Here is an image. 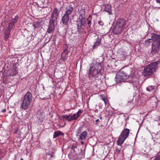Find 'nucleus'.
<instances>
[{"label": "nucleus", "instance_id": "nucleus-1", "mask_svg": "<svg viewBox=\"0 0 160 160\" xmlns=\"http://www.w3.org/2000/svg\"><path fill=\"white\" fill-rule=\"evenodd\" d=\"M103 68L101 62H96L90 67L88 71V74L90 79L94 77L99 79L100 76L102 75V71Z\"/></svg>", "mask_w": 160, "mask_h": 160}, {"label": "nucleus", "instance_id": "nucleus-2", "mask_svg": "<svg viewBox=\"0 0 160 160\" xmlns=\"http://www.w3.org/2000/svg\"><path fill=\"white\" fill-rule=\"evenodd\" d=\"M148 42H153L152 43V52L155 54L158 52L160 49V36L156 34H154L152 36V39L147 40Z\"/></svg>", "mask_w": 160, "mask_h": 160}, {"label": "nucleus", "instance_id": "nucleus-3", "mask_svg": "<svg viewBox=\"0 0 160 160\" xmlns=\"http://www.w3.org/2000/svg\"><path fill=\"white\" fill-rule=\"evenodd\" d=\"M160 64V62L157 61L152 62L145 66L143 72L145 76H151L156 72L158 67V65Z\"/></svg>", "mask_w": 160, "mask_h": 160}, {"label": "nucleus", "instance_id": "nucleus-4", "mask_svg": "<svg viewBox=\"0 0 160 160\" xmlns=\"http://www.w3.org/2000/svg\"><path fill=\"white\" fill-rule=\"evenodd\" d=\"M32 96L31 93L28 91L22 98V101L21 108L24 110L27 109L29 108L32 100Z\"/></svg>", "mask_w": 160, "mask_h": 160}, {"label": "nucleus", "instance_id": "nucleus-5", "mask_svg": "<svg viewBox=\"0 0 160 160\" xmlns=\"http://www.w3.org/2000/svg\"><path fill=\"white\" fill-rule=\"evenodd\" d=\"M81 12H82L83 13L82 14H80L79 18L80 20L78 22L77 24L79 32H81L82 30L85 27L86 23V20L85 18V12L84 10H81L79 13H80Z\"/></svg>", "mask_w": 160, "mask_h": 160}, {"label": "nucleus", "instance_id": "nucleus-6", "mask_svg": "<svg viewBox=\"0 0 160 160\" xmlns=\"http://www.w3.org/2000/svg\"><path fill=\"white\" fill-rule=\"evenodd\" d=\"M66 9L64 15L62 18V22L65 25H67L69 22V15L72 13L73 8L71 5H70L68 7H67Z\"/></svg>", "mask_w": 160, "mask_h": 160}, {"label": "nucleus", "instance_id": "nucleus-7", "mask_svg": "<svg viewBox=\"0 0 160 160\" xmlns=\"http://www.w3.org/2000/svg\"><path fill=\"white\" fill-rule=\"evenodd\" d=\"M129 78V75L123 71H119L116 76V80L118 83L124 82Z\"/></svg>", "mask_w": 160, "mask_h": 160}, {"label": "nucleus", "instance_id": "nucleus-8", "mask_svg": "<svg viewBox=\"0 0 160 160\" xmlns=\"http://www.w3.org/2000/svg\"><path fill=\"white\" fill-rule=\"evenodd\" d=\"M129 132V129L127 128L125 129L122 132L117 141L118 145L121 146L125 140L128 137Z\"/></svg>", "mask_w": 160, "mask_h": 160}, {"label": "nucleus", "instance_id": "nucleus-9", "mask_svg": "<svg viewBox=\"0 0 160 160\" xmlns=\"http://www.w3.org/2000/svg\"><path fill=\"white\" fill-rule=\"evenodd\" d=\"M78 118L76 113H74L73 115L70 114L68 115H65L61 116L60 118L62 119V118H64L65 119L68 121L69 122H70L74 120H76Z\"/></svg>", "mask_w": 160, "mask_h": 160}, {"label": "nucleus", "instance_id": "nucleus-10", "mask_svg": "<svg viewBox=\"0 0 160 160\" xmlns=\"http://www.w3.org/2000/svg\"><path fill=\"white\" fill-rule=\"evenodd\" d=\"M18 19V17L17 16H12V19L8 23V29L11 30L15 28V24L17 23Z\"/></svg>", "mask_w": 160, "mask_h": 160}, {"label": "nucleus", "instance_id": "nucleus-11", "mask_svg": "<svg viewBox=\"0 0 160 160\" xmlns=\"http://www.w3.org/2000/svg\"><path fill=\"white\" fill-rule=\"evenodd\" d=\"M59 12L60 10L58 9L55 8L52 12L50 20L56 22L59 15Z\"/></svg>", "mask_w": 160, "mask_h": 160}, {"label": "nucleus", "instance_id": "nucleus-12", "mask_svg": "<svg viewBox=\"0 0 160 160\" xmlns=\"http://www.w3.org/2000/svg\"><path fill=\"white\" fill-rule=\"evenodd\" d=\"M55 22L50 20L49 22V27L47 30V33H52L54 31L55 28Z\"/></svg>", "mask_w": 160, "mask_h": 160}, {"label": "nucleus", "instance_id": "nucleus-13", "mask_svg": "<svg viewBox=\"0 0 160 160\" xmlns=\"http://www.w3.org/2000/svg\"><path fill=\"white\" fill-rule=\"evenodd\" d=\"M126 24L125 20L123 18H120L118 19L115 25L123 29Z\"/></svg>", "mask_w": 160, "mask_h": 160}, {"label": "nucleus", "instance_id": "nucleus-14", "mask_svg": "<svg viewBox=\"0 0 160 160\" xmlns=\"http://www.w3.org/2000/svg\"><path fill=\"white\" fill-rule=\"evenodd\" d=\"M123 29L120 27L115 25L113 29L112 32L114 34L118 35L122 32Z\"/></svg>", "mask_w": 160, "mask_h": 160}, {"label": "nucleus", "instance_id": "nucleus-15", "mask_svg": "<svg viewBox=\"0 0 160 160\" xmlns=\"http://www.w3.org/2000/svg\"><path fill=\"white\" fill-rule=\"evenodd\" d=\"M112 6L109 4H107L105 5L104 11L108 13L109 15H111L112 14L111 11Z\"/></svg>", "mask_w": 160, "mask_h": 160}, {"label": "nucleus", "instance_id": "nucleus-16", "mask_svg": "<svg viewBox=\"0 0 160 160\" xmlns=\"http://www.w3.org/2000/svg\"><path fill=\"white\" fill-rule=\"evenodd\" d=\"M87 135V132L86 131H84L81 133L78 138L80 140H84L86 139Z\"/></svg>", "mask_w": 160, "mask_h": 160}, {"label": "nucleus", "instance_id": "nucleus-17", "mask_svg": "<svg viewBox=\"0 0 160 160\" xmlns=\"http://www.w3.org/2000/svg\"><path fill=\"white\" fill-rule=\"evenodd\" d=\"M11 30L8 28H7L5 30V36H4V40L7 41L10 34Z\"/></svg>", "mask_w": 160, "mask_h": 160}, {"label": "nucleus", "instance_id": "nucleus-18", "mask_svg": "<svg viewBox=\"0 0 160 160\" xmlns=\"http://www.w3.org/2000/svg\"><path fill=\"white\" fill-rule=\"evenodd\" d=\"M64 134L63 133L59 130L56 131L54 132L53 138H55L59 136L60 135L63 136Z\"/></svg>", "mask_w": 160, "mask_h": 160}, {"label": "nucleus", "instance_id": "nucleus-19", "mask_svg": "<svg viewBox=\"0 0 160 160\" xmlns=\"http://www.w3.org/2000/svg\"><path fill=\"white\" fill-rule=\"evenodd\" d=\"M10 72V75L12 76L16 75L18 73V70L16 68H13Z\"/></svg>", "mask_w": 160, "mask_h": 160}, {"label": "nucleus", "instance_id": "nucleus-20", "mask_svg": "<svg viewBox=\"0 0 160 160\" xmlns=\"http://www.w3.org/2000/svg\"><path fill=\"white\" fill-rule=\"evenodd\" d=\"M63 53H65L66 55L68 54L69 52L68 50V47L67 44H65L63 47Z\"/></svg>", "mask_w": 160, "mask_h": 160}, {"label": "nucleus", "instance_id": "nucleus-21", "mask_svg": "<svg viewBox=\"0 0 160 160\" xmlns=\"http://www.w3.org/2000/svg\"><path fill=\"white\" fill-rule=\"evenodd\" d=\"M155 86L152 85H149L146 88V90L149 92H152L155 89Z\"/></svg>", "mask_w": 160, "mask_h": 160}, {"label": "nucleus", "instance_id": "nucleus-22", "mask_svg": "<svg viewBox=\"0 0 160 160\" xmlns=\"http://www.w3.org/2000/svg\"><path fill=\"white\" fill-rule=\"evenodd\" d=\"M101 44V41L99 40L97 41L93 46V48L95 49L98 46Z\"/></svg>", "mask_w": 160, "mask_h": 160}, {"label": "nucleus", "instance_id": "nucleus-23", "mask_svg": "<svg viewBox=\"0 0 160 160\" xmlns=\"http://www.w3.org/2000/svg\"><path fill=\"white\" fill-rule=\"evenodd\" d=\"M39 23L38 22H34L33 24V26L35 28H38L39 26Z\"/></svg>", "mask_w": 160, "mask_h": 160}, {"label": "nucleus", "instance_id": "nucleus-24", "mask_svg": "<svg viewBox=\"0 0 160 160\" xmlns=\"http://www.w3.org/2000/svg\"><path fill=\"white\" fill-rule=\"evenodd\" d=\"M77 145H76V144L74 145L73 144V145L71 146V148L73 150V152H75V148H77Z\"/></svg>", "mask_w": 160, "mask_h": 160}, {"label": "nucleus", "instance_id": "nucleus-25", "mask_svg": "<svg viewBox=\"0 0 160 160\" xmlns=\"http://www.w3.org/2000/svg\"><path fill=\"white\" fill-rule=\"evenodd\" d=\"M83 112V111L82 110H79L78 112H77L76 114L77 115V116L79 118L80 116V115L81 113H82Z\"/></svg>", "mask_w": 160, "mask_h": 160}, {"label": "nucleus", "instance_id": "nucleus-26", "mask_svg": "<svg viewBox=\"0 0 160 160\" xmlns=\"http://www.w3.org/2000/svg\"><path fill=\"white\" fill-rule=\"evenodd\" d=\"M102 100L104 101V103L106 105L108 103V101L107 99L103 98Z\"/></svg>", "mask_w": 160, "mask_h": 160}, {"label": "nucleus", "instance_id": "nucleus-27", "mask_svg": "<svg viewBox=\"0 0 160 160\" xmlns=\"http://www.w3.org/2000/svg\"><path fill=\"white\" fill-rule=\"evenodd\" d=\"M82 128L81 127H79L78 129V134L80 133L82 130Z\"/></svg>", "mask_w": 160, "mask_h": 160}, {"label": "nucleus", "instance_id": "nucleus-28", "mask_svg": "<svg viewBox=\"0 0 160 160\" xmlns=\"http://www.w3.org/2000/svg\"><path fill=\"white\" fill-rule=\"evenodd\" d=\"M91 21H90V20H89L88 21V27H87V28L88 29H89V28L90 27H91Z\"/></svg>", "mask_w": 160, "mask_h": 160}, {"label": "nucleus", "instance_id": "nucleus-29", "mask_svg": "<svg viewBox=\"0 0 160 160\" xmlns=\"http://www.w3.org/2000/svg\"><path fill=\"white\" fill-rule=\"evenodd\" d=\"M18 129H17L15 130V131H14V133H17L18 132Z\"/></svg>", "mask_w": 160, "mask_h": 160}, {"label": "nucleus", "instance_id": "nucleus-30", "mask_svg": "<svg viewBox=\"0 0 160 160\" xmlns=\"http://www.w3.org/2000/svg\"><path fill=\"white\" fill-rule=\"evenodd\" d=\"M6 111V109H4L2 110V112H5Z\"/></svg>", "mask_w": 160, "mask_h": 160}, {"label": "nucleus", "instance_id": "nucleus-31", "mask_svg": "<svg viewBox=\"0 0 160 160\" xmlns=\"http://www.w3.org/2000/svg\"><path fill=\"white\" fill-rule=\"evenodd\" d=\"M157 3H159L160 4V0H156Z\"/></svg>", "mask_w": 160, "mask_h": 160}, {"label": "nucleus", "instance_id": "nucleus-32", "mask_svg": "<svg viewBox=\"0 0 160 160\" xmlns=\"http://www.w3.org/2000/svg\"><path fill=\"white\" fill-rule=\"evenodd\" d=\"M101 23H102V22H99L98 23L100 25H101Z\"/></svg>", "mask_w": 160, "mask_h": 160}, {"label": "nucleus", "instance_id": "nucleus-33", "mask_svg": "<svg viewBox=\"0 0 160 160\" xmlns=\"http://www.w3.org/2000/svg\"><path fill=\"white\" fill-rule=\"evenodd\" d=\"M49 155L50 156V157L51 158L52 157V155L51 154H49Z\"/></svg>", "mask_w": 160, "mask_h": 160}, {"label": "nucleus", "instance_id": "nucleus-34", "mask_svg": "<svg viewBox=\"0 0 160 160\" xmlns=\"http://www.w3.org/2000/svg\"><path fill=\"white\" fill-rule=\"evenodd\" d=\"M81 144H83V143H84V142H83V141H82V142H81Z\"/></svg>", "mask_w": 160, "mask_h": 160}, {"label": "nucleus", "instance_id": "nucleus-35", "mask_svg": "<svg viewBox=\"0 0 160 160\" xmlns=\"http://www.w3.org/2000/svg\"><path fill=\"white\" fill-rule=\"evenodd\" d=\"M99 121V119H98L96 120V122H97Z\"/></svg>", "mask_w": 160, "mask_h": 160}, {"label": "nucleus", "instance_id": "nucleus-36", "mask_svg": "<svg viewBox=\"0 0 160 160\" xmlns=\"http://www.w3.org/2000/svg\"><path fill=\"white\" fill-rule=\"evenodd\" d=\"M100 119H102V117H101H101H100Z\"/></svg>", "mask_w": 160, "mask_h": 160}, {"label": "nucleus", "instance_id": "nucleus-37", "mask_svg": "<svg viewBox=\"0 0 160 160\" xmlns=\"http://www.w3.org/2000/svg\"><path fill=\"white\" fill-rule=\"evenodd\" d=\"M1 24H2V26H4V25H3V22H2V23H1Z\"/></svg>", "mask_w": 160, "mask_h": 160}, {"label": "nucleus", "instance_id": "nucleus-38", "mask_svg": "<svg viewBox=\"0 0 160 160\" xmlns=\"http://www.w3.org/2000/svg\"><path fill=\"white\" fill-rule=\"evenodd\" d=\"M21 160H23V159L22 158H21Z\"/></svg>", "mask_w": 160, "mask_h": 160}]
</instances>
